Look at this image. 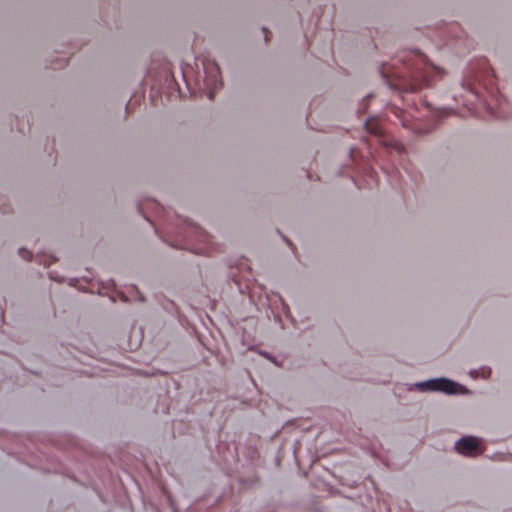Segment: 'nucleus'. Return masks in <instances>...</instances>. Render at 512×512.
<instances>
[{"label": "nucleus", "mask_w": 512, "mask_h": 512, "mask_svg": "<svg viewBox=\"0 0 512 512\" xmlns=\"http://www.w3.org/2000/svg\"><path fill=\"white\" fill-rule=\"evenodd\" d=\"M404 71L395 72L396 82L391 86L405 92H415L429 87L435 78H441L443 70L428 63L421 54H414L409 60H404Z\"/></svg>", "instance_id": "nucleus-1"}, {"label": "nucleus", "mask_w": 512, "mask_h": 512, "mask_svg": "<svg viewBox=\"0 0 512 512\" xmlns=\"http://www.w3.org/2000/svg\"><path fill=\"white\" fill-rule=\"evenodd\" d=\"M416 387L420 391H440L446 394L462 393L464 390V388L461 385L447 378H436L420 382L416 384Z\"/></svg>", "instance_id": "nucleus-2"}, {"label": "nucleus", "mask_w": 512, "mask_h": 512, "mask_svg": "<svg viewBox=\"0 0 512 512\" xmlns=\"http://www.w3.org/2000/svg\"><path fill=\"white\" fill-rule=\"evenodd\" d=\"M204 86L208 90L210 100L214 98L215 91L222 86L220 68L215 62L204 63Z\"/></svg>", "instance_id": "nucleus-3"}, {"label": "nucleus", "mask_w": 512, "mask_h": 512, "mask_svg": "<svg viewBox=\"0 0 512 512\" xmlns=\"http://www.w3.org/2000/svg\"><path fill=\"white\" fill-rule=\"evenodd\" d=\"M479 447V441L472 436H466L458 440L455 444V449L464 455H470Z\"/></svg>", "instance_id": "nucleus-4"}, {"label": "nucleus", "mask_w": 512, "mask_h": 512, "mask_svg": "<svg viewBox=\"0 0 512 512\" xmlns=\"http://www.w3.org/2000/svg\"><path fill=\"white\" fill-rule=\"evenodd\" d=\"M391 112L398 118H400L401 122H402V125L406 128H409V129H412L413 131H415L417 134H425L428 132V130H422L418 123L416 122H412V121H409L407 116H406V113L396 107V106H392L391 107Z\"/></svg>", "instance_id": "nucleus-5"}, {"label": "nucleus", "mask_w": 512, "mask_h": 512, "mask_svg": "<svg viewBox=\"0 0 512 512\" xmlns=\"http://www.w3.org/2000/svg\"><path fill=\"white\" fill-rule=\"evenodd\" d=\"M192 231L196 239L206 245L204 248L195 249V253H208L210 251L208 246L210 244V236L199 227H192Z\"/></svg>", "instance_id": "nucleus-6"}, {"label": "nucleus", "mask_w": 512, "mask_h": 512, "mask_svg": "<svg viewBox=\"0 0 512 512\" xmlns=\"http://www.w3.org/2000/svg\"><path fill=\"white\" fill-rule=\"evenodd\" d=\"M365 127L371 134L380 136L382 135V127L376 119L370 118L365 122Z\"/></svg>", "instance_id": "nucleus-7"}, {"label": "nucleus", "mask_w": 512, "mask_h": 512, "mask_svg": "<svg viewBox=\"0 0 512 512\" xmlns=\"http://www.w3.org/2000/svg\"><path fill=\"white\" fill-rule=\"evenodd\" d=\"M19 254L21 255L22 258H24L26 260H30V258L32 256L31 252L26 249H20Z\"/></svg>", "instance_id": "nucleus-8"}, {"label": "nucleus", "mask_w": 512, "mask_h": 512, "mask_svg": "<svg viewBox=\"0 0 512 512\" xmlns=\"http://www.w3.org/2000/svg\"><path fill=\"white\" fill-rule=\"evenodd\" d=\"M502 104H503L502 102H499V103H498V106H497V108H496V110H495V111H493V114H494L496 117H499V118H500V117H503V115H502V113H501V111H500Z\"/></svg>", "instance_id": "nucleus-9"}, {"label": "nucleus", "mask_w": 512, "mask_h": 512, "mask_svg": "<svg viewBox=\"0 0 512 512\" xmlns=\"http://www.w3.org/2000/svg\"><path fill=\"white\" fill-rule=\"evenodd\" d=\"M263 32H264V35H265V40L268 41L269 40L270 32L266 28H263Z\"/></svg>", "instance_id": "nucleus-10"}]
</instances>
